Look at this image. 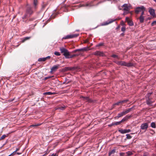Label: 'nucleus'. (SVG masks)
<instances>
[{"label":"nucleus","instance_id":"obj_10","mask_svg":"<svg viewBox=\"0 0 156 156\" xmlns=\"http://www.w3.org/2000/svg\"><path fill=\"white\" fill-rule=\"evenodd\" d=\"M59 65H56L54 66L51 69L50 72L51 73L53 72H55L59 68Z\"/></svg>","mask_w":156,"mask_h":156},{"label":"nucleus","instance_id":"obj_44","mask_svg":"<svg viewBox=\"0 0 156 156\" xmlns=\"http://www.w3.org/2000/svg\"><path fill=\"white\" fill-rule=\"evenodd\" d=\"M21 153L16 152V154L18 155H20L21 154Z\"/></svg>","mask_w":156,"mask_h":156},{"label":"nucleus","instance_id":"obj_1","mask_svg":"<svg viewBox=\"0 0 156 156\" xmlns=\"http://www.w3.org/2000/svg\"><path fill=\"white\" fill-rule=\"evenodd\" d=\"M60 50L62 53H63V55L66 58H69L72 57V56H70L69 51L67 50L63 47L60 48Z\"/></svg>","mask_w":156,"mask_h":156},{"label":"nucleus","instance_id":"obj_4","mask_svg":"<svg viewBox=\"0 0 156 156\" xmlns=\"http://www.w3.org/2000/svg\"><path fill=\"white\" fill-rule=\"evenodd\" d=\"M148 127V124L147 123H142L140 126V129L146 131Z\"/></svg>","mask_w":156,"mask_h":156},{"label":"nucleus","instance_id":"obj_50","mask_svg":"<svg viewBox=\"0 0 156 156\" xmlns=\"http://www.w3.org/2000/svg\"><path fill=\"white\" fill-rule=\"evenodd\" d=\"M154 2H156V0H154Z\"/></svg>","mask_w":156,"mask_h":156},{"label":"nucleus","instance_id":"obj_45","mask_svg":"<svg viewBox=\"0 0 156 156\" xmlns=\"http://www.w3.org/2000/svg\"><path fill=\"white\" fill-rule=\"evenodd\" d=\"M84 98L85 99H86L87 100H88V97H84Z\"/></svg>","mask_w":156,"mask_h":156},{"label":"nucleus","instance_id":"obj_12","mask_svg":"<svg viewBox=\"0 0 156 156\" xmlns=\"http://www.w3.org/2000/svg\"><path fill=\"white\" fill-rule=\"evenodd\" d=\"M149 12L150 14L153 16H154L155 15L154 10L152 9H150L149 10Z\"/></svg>","mask_w":156,"mask_h":156},{"label":"nucleus","instance_id":"obj_28","mask_svg":"<svg viewBox=\"0 0 156 156\" xmlns=\"http://www.w3.org/2000/svg\"><path fill=\"white\" fill-rule=\"evenodd\" d=\"M126 136V138L127 139H130L132 138V136L129 134H127Z\"/></svg>","mask_w":156,"mask_h":156},{"label":"nucleus","instance_id":"obj_46","mask_svg":"<svg viewBox=\"0 0 156 156\" xmlns=\"http://www.w3.org/2000/svg\"><path fill=\"white\" fill-rule=\"evenodd\" d=\"M50 57V56H48L46 57H45V58H46V59L48 58H49Z\"/></svg>","mask_w":156,"mask_h":156},{"label":"nucleus","instance_id":"obj_9","mask_svg":"<svg viewBox=\"0 0 156 156\" xmlns=\"http://www.w3.org/2000/svg\"><path fill=\"white\" fill-rule=\"evenodd\" d=\"M122 7L124 8L123 9L124 13L129 11V8L127 4H124L122 5Z\"/></svg>","mask_w":156,"mask_h":156},{"label":"nucleus","instance_id":"obj_26","mask_svg":"<svg viewBox=\"0 0 156 156\" xmlns=\"http://www.w3.org/2000/svg\"><path fill=\"white\" fill-rule=\"evenodd\" d=\"M128 24L130 26H132L133 25V23L132 21H128Z\"/></svg>","mask_w":156,"mask_h":156},{"label":"nucleus","instance_id":"obj_37","mask_svg":"<svg viewBox=\"0 0 156 156\" xmlns=\"http://www.w3.org/2000/svg\"><path fill=\"white\" fill-rule=\"evenodd\" d=\"M112 56L113 58H118V56L115 55H112Z\"/></svg>","mask_w":156,"mask_h":156},{"label":"nucleus","instance_id":"obj_17","mask_svg":"<svg viewBox=\"0 0 156 156\" xmlns=\"http://www.w3.org/2000/svg\"><path fill=\"white\" fill-rule=\"evenodd\" d=\"M93 5L91 4V3L90 2H88L87 4L84 5L83 6H86V7H90L92 6Z\"/></svg>","mask_w":156,"mask_h":156},{"label":"nucleus","instance_id":"obj_30","mask_svg":"<svg viewBox=\"0 0 156 156\" xmlns=\"http://www.w3.org/2000/svg\"><path fill=\"white\" fill-rule=\"evenodd\" d=\"M54 54L57 56H60V53L58 51H55L54 53Z\"/></svg>","mask_w":156,"mask_h":156},{"label":"nucleus","instance_id":"obj_2","mask_svg":"<svg viewBox=\"0 0 156 156\" xmlns=\"http://www.w3.org/2000/svg\"><path fill=\"white\" fill-rule=\"evenodd\" d=\"M145 10V8L143 6L138 7L135 9V12L136 14H138L140 12H141V14L144 15V12Z\"/></svg>","mask_w":156,"mask_h":156},{"label":"nucleus","instance_id":"obj_29","mask_svg":"<svg viewBox=\"0 0 156 156\" xmlns=\"http://www.w3.org/2000/svg\"><path fill=\"white\" fill-rule=\"evenodd\" d=\"M127 155L128 156H130L132 154V153L131 151H128L126 153Z\"/></svg>","mask_w":156,"mask_h":156},{"label":"nucleus","instance_id":"obj_40","mask_svg":"<svg viewBox=\"0 0 156 156\" xmlns=\"http://www.w3.org/2000/svg\"><path fill=\"white\" fill-rule=\"evenodd\" d=\"M125 153H120V155L121 156H123L124 155Z\"/></svg>","mask_w":156,"mask_h":156},{"label":"nucleus","instance_id":"obj_21","mask_svg":"<svg viewBox=\"0 0 156 156\" xmlns=\"http://www.w3.org/2000/svg\"><path fill=\"white\" fill-rule=\"evenodd\" d=\"M127 101H128L127 100H126L122 101H119V102H118L115 103V105H118L120 103H123V102H126Z\"/></svg>","mask_w":156,"mask_h":156},{"label":"nucleus","instance_id":"obj_42","mask_svg":"<svg viewBox=\"0 0 156 156\" xmlns=\"http://www.w3.org/2000/svg\"><path fill=\"white\" fill-rule=\"evenodd\" d=\"M129 18L128 17H126V21H127V22H128V21H129Z\"/></svg>","mask_w":156,"mask_h":156},{"label":"nucleus","instance_id":"obj_23","mask_svg":"<svg viewBox=\"0 0 156 156\" xmlns=\"http://www.w3.org/2000/svg\"><path fill=\"white\" fill-rule=\"evenodd\" d=\"M151 126L154 128H156V124L155 122H152L151 123Z\"/></svg>","mask_w":156,"mask_h":156},{"label":"nucleus","instance_id":"obj_32","mask_svg":"<svg viewBox=\"0 0 156 156\" xmlns=\"http://www.w3.org/2000/svg\"><path fill=\"white\" fill-rule=\"evenodd\" d=\"M6 136L5 135H2L1 137L0 138V140H2L3 139L5 138Z\"/></svg>","mask_w":156,"mask_h":156},{"label":"nucleus","instance_id":"obj_35","mask_svg":"<svg viewBox=\"0 0 156 156\" xmlns=\"http://www.w3.org/2000/svg\"><path fill=\"white\" fill-rule=\"evenodd\" d=\"M16 154V151H14L13 153H11L10 154V155H15Z\"/></svg>","mask_w":156,"mask_h":156},{"label":"nucleus","instance_id":"obj_5","mask_svg":"<svg viewBox=\"0 0 156 156\" xmlns=\"http://www.w3.org/2000/svg\"><path fill=\"white\" fill-rule=\"evenodd\" d=\"M79 35V34H71L67 35V36L63 37L62 39H68L72 38L77 37Z\"/></svg>","mask_w":156,"mask_h":156},{"label":"nucleus","instance_id":"obj_24","mask_svg":"<svg viewBox=\"0 0 156 156\" xmlns=\"http://www.w3.org/2000/svg\"><path fill=\"white\" fill-rule=\"evenodd\" d=\"M115 149L112 150L111 151L109 152V156H111L112 154H114L115 152Z\"/></svg>","mask_w":156,"mask_h":156},{"label":"nucleus","instance_id":"obj_51","mask_svg":"<svg viewBox=\"0 0 156 156\" xmlns=\"http://www.w3.org/2000/svg\"><path fill=\"white\" fill-rule=\"evenodd\" d=\"M46 154H44V155H43L42 156H44Z\"/></svg>","mask_w":156,"mask_h":156},{"label":"nucleus","instance_id":"obj_8","mask_svg":"<svg viewBox=\"0 0 156 156\" xmlns=\"http://www.w3.org/2000/svg\"><path fill=\"white\" fill-rule=\"evenodd\" d=\"M119 131L121 133L124 134L126 133H129L131 132V130L130 129H120L119 130Z\"/></svg>","mask_w":156,"mask_h":156},{"label":"nucleus","instance_id":"obj_48","mask_svg":"<svg viewBox=\"0 0 156 156\" xmlns=\"http://www.w3.org/2000/svg\"><path fill=\"white\" fill-rule=\"evenodd\" d=\"M102 45V43H100V44H99V46H101V45Z\"/></svg>","mask_w":156,"mask_h":156},{"label":"nucleus","instance_id":"obj_38","mask_svg":"<svg viewBox=\"0 0 156 156\" xmlns=\"http://www.w3.org/2000/svg\"><path fill=\"white\" fill-rule=\"evenodd\" d=\"M56 153H53L51 155H49V156H56Z\"/></svg>","mask_w":156,"mask_h":156},{"label":"nucleus","instance_id":"obj_52","mask_svg":"<svg viewBox=\"0 0 156 156\" xmlns=\"http://www.w3.org/2000/svg\"><path fill=\"white\" fill-rule=\"evenodd\" d=\"M76 50V51L78 50Z\"/></svg>","mask_w":156,"mask_h":156},{"label":"nucleus","instance_id":"obj_7","mask_svg":"<svg viewBox=\"0 0 156 156\" xmlns=\"http://www.w3.org/2000/svg\"><path fill=\"white\" fill-rule=\"evenodd\" d=\"M118 63L119 65L127 67H130L132 66V64L130 63H126L125 62L122 61L119 62Z\"/></svg>","mask_w":156,"mask_h":156},{"label":"nucleus","instance_id":"obj_49","mask_svg":"<svg viewBox=\"0 0 156 156\" xmlns=\"http://www.w3.org/2000/svg\"><path fill=\"white\" fill-rule=\"evenodd\" d=\"M76 56V55H72V56H72V57H74V56Z\"/></svg>","mask_w":156,"mask_h":156},{"label":"nucleus","instance_id":"obj_27","mask_svg":"<svg viewBox=\"0 0 156 156\" xmlns=\"http://www.w3.org/2000/svg\"><path fill=\"white\" fill-rule=\"evenodd\" d=\"M41 125V124H34L31 125L30 126V127H35L39 126Z\"/></svg>","mask_w":156,"mask_h":156},{"label":"nucleus","instance_id":"obj_18","mask_svg":"<svg viewBox=\"0 0 156 156\" xmlns=\"http://www.w3.org/2000/svg\"><path fill=\"white\" fill-rule=\"evenodd\" d=\"M30 38H31V37H24L23 39L22 40V42H23L25 41L30 39Z\"/></svg>","mask_w":156,"mask_h":156},{"label":"nucleus","instance_id":"obj_13","mask_svg":"<svg viewBox=\"0 0 156 156\" xmlns=\"http://www.w3.org/2000/svg\"><path fill=\"white\" fill-rule=\"evenodd\" d=\"M143 15L141 14L139 17L140 22L141 23H143L144 21V17L143 16Z\"/></svg>","mask_w":156,"mask_h":156},{"label":"nucleus","instance_id":"obj_25","mask_svg":"<svg viewBox=\"0 0 156 156\" xmlns=\"http://www.w3.org/2000/svg\"><path fill=\"white\" fill-rule=\"evenodd\" d=\"M121 123L120 121L119 122H116L115 123H112V125H119L120 123Z\"/></svg>","mask_w":156,"mask_h":156},{"label":"nucleus","instance_id":"obj_47","mask_svg":"<svg viewBox=\"0 0 156 156\" xmlns=\"http://www.w3.org/2000/svg\"><path fill=\"white\" fill-rule=\"evenodd\" d=\"M152 93H149L148 94V96H150L151 94Z\"/></svg>","mask_w":156,"mask_h":156},{"label":"nucleus","instance_id":"obj_6","mask_svg":"<svg viewBox=\"0 0 156 156\" xmlns=\"http://www.w3.org/2000/svg\"><path fill=\"white\" fill-rule=\"evenodd\" d=\"M79 35V34H71L67 35V36L63 37L62 39H68L72 38L77 37Z\"/></svg>","mask_w":156,"mask_h":156},{"label":"nucleus","instance_id":"obj_14","mask_svg":"<svg viewBox=\"0 0 156 156\" xmlns=\"http://www.w3.org/2000/svg\"><path fill=\"white\" fill-rule=\"evenodd\" d=\"M125 115V114L123 111H122V112L119 113L118 114L117 116L116 117H115V118L116 119V118H119Z\"/></svg>","mask_w":156,"mask_h":156},{"label":"nucleus","instance_id":"obj_22","mask_svg":"<svg viewBox=\"0 0 156 156\" xmlns=\"http://www.w3.org/2000/svg\"><path fill=\"white\" fill-rule=\"evenodd\" d=\"M55 93H52L51 92H45L44 93V94L45 95V94H48V95H52V94H54Z\"/></svg>","mask_w":156,"mask_h":156},{"label":"nucleus","instance_id":"obj_36","mask_svg":"<svg viewBox=\"0 0 156 156\" xmlns=\"http://www.w3.org/2000/svg\"><path fill=\"white\" fill-rule=\"evenodd\" d=\"M154 24H156V21H154L151 23L152 26H153Z\"/></svg>","mask_w":156,"mask_h":156},{"label":"nucleus","instance_id":"obj_34","mask_svg":"<svg viewBox=\"0 0 156 156\" xmlns=\"http://www.w3.org/2000/svg\"><path fill=\"white\" fill-rule=\"evenodd\" d=\"M147 104L148 105H150L152 103V102H151L150 100H147Z\"/></svg>","mask_w":156,"mask_h":156},{"label":"nucleus","instance_id":"obj_41","mask_svg":"<svg viewBox=\"0 0 156 156\" xmlns=\"http://www.w3.org/2000/svg\"><path fill=\"white\" fill-rule=\"evenodd\" d=\"M51 78V76H48V77H46L45 78V80H46L48 78Z\"/></svg>","mask_w":156,"mask_h":156},{"label":"nucleus","instance_id":"obj_16","mask_svg":"<svg viewBox=\"0 0 156 156\" xmlns=\"http://www.w3.org/2000/svg\"><path fill=\"white\" fill-rule=\"evenodd\" d=\"M133 108V107L129 108L127 109H126L125 111H123L125 115L130 112Z\"/></svg>","mask_w":156,"mask_h":156},{"label":"nucleus","instance_id":"obj_39","mask_svg":"<svg viewBox=\"0 0 156 156\" xmlns=\"http://www.w3.org/2000/svg\"><path fill=\"white\" fill-rule=\"evenodd\" d=\"M35 19L34 18H31L29 19V21H33Z\"/></svg>","mask_w":156,"mask_h":156},{"label":"nucleus","instance_id":"obj_15","mask_svg":"<svg viewBox=\"0 0 156 156\" xmlns=\"http://www.w3.org/2000/svg\"><path fill=\"white\" fill-rule=\"evenodd\" d=\"M116 20V19H115V20H111L110 21H108L104 23V24H103L102 25H108V24L114 22V21H115Z\"/></svg>","mask_w":156,"mask_h":156},{"label":"nucleus","instance_id":"obj_33","mask_svg":"<svg viewBox=\"0 0 156 156\" xmlns=\"http://www.w3.org/2000/svg\"><path fill=\"white\" fill-rule=\"evenodd\" d=\"M121 31L124 32L125 31V30H126V27H125V26H123V27H122L121 28Z\"/></svg>","mask_w":156,"mask_h":156},{"label":"nucleus","instance_id":"obj_31","mask_svg":"<svg viewBox=\"0 0 156 156\" xmlns=\"http://www.w3.org/2000/svg\"><path fill=\"white\" fill-rule=\"evenodd\" d=\"M37 4V0H34V4L35 6H36Z\"/></svg>","mask_w":156,"mask_h":156},{"label":"nucleus","instance_id":"obj_43","mask_svg":"<svg viewBox=\"0 0 156 156\" xmlns=\"http://www.w3.org/2000/svg\"><path fill=\"white\" fill-rule=\"evenodd\" d=\"M19 150H20V148H16V149L15 151H16V152H17V151H19Z\"/></svg>","mask_w":156,"mask_h":156},{"label":"nucleus","instance_id":"obj_11","mask_svg":"<svg viewBox=\"0 0 156 156\" xmlns=\"http://www.w3.org/2000/svg\"><path fill=\"white\" fill-rule=\"evenodd\" d=\"M131 117V115H126L124 118H123L120 121V122H122L124 121H126L129 118H130Z\"/></svg>","mask_w":156,"mask_h":156},{"label":"nucleus","instance_id":"obj_19","mask_svg":"<svg viewBox=\"0 0 156 156\" xmlns=\"http://www.w3.org/2000/svg\"><path fill=\"white\" fill-rule=\"evenodd\" d=\"M46 60V58H40L38 59V61H44Z\"/></svg>","mask_w":156,"mask_h":156},{"label":"nucleus","instance_id":"obj_20","mask_svg":"<svg viewBox=\"0 0 156 156\" xmlns=\"http://www.w3.org/2000/svg\"><path fill=\"white\" fill-rule=\"evenodd\" d=\"M66 107L65 106H62L61 107H59L57 108V109L59 110H64Z\"/></svg>","mask_w":156,"mask_h":156},{"label":"nucleus","instance_id":"obj_3","mask_svg":"<svg viewBox=\"0 0 156 156\" xmlns=\"http://www.w3.org/2000/svg\"><path fill=\"white\" fill-rule=\"evenodd\" d=\"M33 11L30 8L27 9L25 14L23 16V19H25L29 17L33 13Z\"/></svg>","mask_w":156,"mask_h":156}]
</instances>
